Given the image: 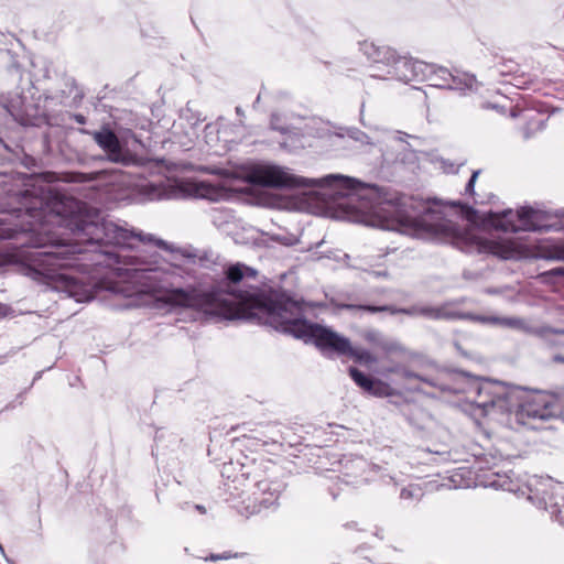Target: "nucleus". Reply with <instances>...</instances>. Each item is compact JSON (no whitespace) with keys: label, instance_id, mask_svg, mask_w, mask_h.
<instances>
[{"label":"nucleus","instance_id":"5701e85b","mask_svg":"<svg viewBox=\"0 0 564 564\" xmlns=\"http://www.w3.org/2000/svg\"><path fill=\"white\" fill-rule=\"evenodd\" d=\"M500 323L510 327H519L522 322L519 318L510 317L500 319Z\"/></svg>","mask_w":564,"mask_h":564},{"label":"nucleus","instance_id":"393cba45","mask_svg":"<svg viewBox=\"0 0 564 564\" xmlns=\"http://www.w3.org/2000/svg\"><path fill=\"white\" fill-rule=\"evenodd\" d=\"M541 333L544 335H549V334L564 335V329L563 328L544 327L541 329Z\"/></svg>","mask_w":564,"mask_h":564},{"label":"nucleus","instance_id":"1a4fd4ad","mask_svg":"<svg viewBox=\"0 0 564 564\" xmlns=\"http://www.w3.org/2000/svg\"><path fill=\"white\" fill-rule=\"evenodd\" d=\"M474 377L466 372L458 370H446L440 372L434 379H424L425 383L435 387L444 392L454 394L468 393L471 394L470 384L474 382Z\"/></svg>","mask_w":564,"mask_h":564},{"label":"nucleus","instance_id":"20e7f679","mask_svg":"<svg viewBox=\"0 0 564 564\" xmlns=\"http://www.w3.org/2000/svg\"><path fill=\"white\" fill-rule=\"evenodd\" d=\"M470 388L471 393L476 394L475 404L484 410L498 406L501 410L511 411L520 394L518 387L489 379L480 382L474 379Z\"/></svg>","mask_w":564,"mask_h":564},{"label":"nucleus","instance_id":"f3484780","mask_svg":"<svg viewBox=\"0 0 564 564\" xmlns=\"http://www.w3.org/2000/svg\"><path fill=\"white\" fill-rule=\"evenodd\" d=\"M489 485L509 492H518L520 490L519 484L512 480L509 475L495 474Z\"/></svg>","mask_w":564,"mask_h":564},{"label":"nucleus","instance_id":"4468645a","mask_svg":"<svg viewBox=\"0 0 564 564\" xmlns=\"http://www.w3.org/2000/svg\"><path fill=\"white\" fill-rule=\"evenodd\" d=\"M364 52L367 54L368 58L375 63H387L394 61V52H392L389 47L386 46H376L372 43H364L362 45Z\"/></svg>","mask_w":564,"mask_h":564},{"label":"nucleus","instance_id":"f704fd0d","mask_svg":"<svg viewBox=\"0 0 564 564\" xmlns=\"http://www.w3.org/2000/svg\"><path fill=\"white\" fill-rule=\"evenodd\" d=\"M238 115H241V109L239 107L236 108Z\"/></svg>","mask_w":564,"mask_h":564},{"label":"nucleus","instance_id":"2eb2a0df","mask_svg":"<svg viewBox=\"0 0 564 564\" xmlns=\"http://www.w3.org/2000/svg\"><path fill=\"white\" fill-rule=\"evenodd\" d=\"M348 358L362 366H370L377 364V357L365 348L352 347L350 344L349 351L347 352Z\"/></svg>","mask_w":564,"mask_h":564},{"label":"nucleus","instance_id":"473e14b6","mask_svg":"<svg viewBox=\"0 0 564 564\" xmlns=\"http://www.w3.org/2000/svg\"><path fill=\"white\" fill-rule=\"evenodd\" d=\"M345 182L349 184L348 187L352 188V186H350V183L355 182L354 180L351 178H345Z\"/></svg>","mask_w":564,"mask_h":564},{"label":"nucleus","instance_id":"bb28decb","mask_svg":"<svg viewBox=\"0 0 564 564\" xmlns=\"http://www.w3.org/2000/svg\"><path fill=\"white\" fill-rule=\"evenodd\" d=\"M402 368H403L402 366L397 365V366H393V367H390V368H386L381 373L382 375H387V373H399V375H401Z\"/></svg>","mask_w":564,"mask_h":564},{"label":"nucleus","instance_id":"412c9836","mask_svg":"<svg viewBox=\"0 0 564 564\" xmlns=\"http://www.w3.org/2000/svg\"><path fill=\"white\" fill-rule=\"evenodd\" d=\"M401 376L405 379H417L423 382H425L424 379H426L425 377H422L413 371H410V370L405 369L404 367L402 368Z\"/></svg>","mask_w":564,"mask_h":564},{"label":"nucleus","instance_id":"72a5a7b5","mask_svg":"<svg viewBox=\"0 0 564 564\" xmlns=\"http://www.w3.org/2000/svg\"><path fill=\"white\" fill-rule=\"evenodd\" d=\"M521 84H523V83H522V82H520V80H519V82H517V83H514V85H516V86H518V87H522V85H521Z\"/></svg>","mask_w":564,"mask_h":564},{"label":"nucleus","instance_id":"2f4dec72","mask_svg":"<svg viewBox=\"0 0 564 564\" xmlns=\"http://www.w3.org/2000/svg\"><path fill=\"white\" fill-rule=\"evenodd\" d=\"M553 274H557V275H561L564 273V270L563 269H554L551 271Z\"/></svg>","mask_w":564,"mask_h":564},{"label":"nucleus","instance_id":"a878e982","mask_svg":"<svg viewBox=\"0 0 564 564\" xmlns=\"http://www.w3.org/2000/svg\"><path fill=\"white\" fill-rule=\"evenodd\" d=\"M365 339L370 343V344H375L377 343V339H378V334L373 330H369L365 334Z\"/></svg>","mask_w":564,"mask_h":564},{"label":"nucleus","instance_id":"423d86ee","mask_svg":"<svg viewBox=\"0 0 564 564\" xmlns=\"http://www.w3.org/2000/svg\"><path fill=\"white\" fill-rule=\"evenodd\" d=\"M249 181L256 185L275 188H299L306 185L305 178L292 175L275 165L253 167L249 173Z\"/></svg>","mask_w":564,"mask_h":564},{"label":"nucleus","instance_id":"f257e3e1","mask_svg":"<svg viewBox=\"0 0 564 564\" xmlns=\"http://www.w3.org/2000/svg\"><path fill=\"white\" fill-rule=\"evenodd\" d=\"M224 279L208 291L195 285L166 291L159 301L171 307L192 308L225 319L257 321L275 330L312 341L327 357L347 356L350 340L333 329L305 319L302 305L276 290L249 285L258 272L241 262L229 264Z\"/></svg>","mask_w":564,"mask_h":564},{"label":"nucleus","instance_id":"39448f33","mask_svg":"<svg viewBox=\"0 0 564 564\" xmlns=\"http://www.w3.org/2000/svg\"><path fill=\"white\" fill-rule=\"evenodd\" d=\"M265 471L262 464L254 466L252 492L247 497L248 503L245 507L246 514L259 513L262 509L274 506L283 490V484L273 479L272 473L261 477L260 473Z\"/></svg>","mask_w":564,"mask_h":564},{"label":"nucleus","instance_id":"7ed1b4c3","mask_svg":"<svg viewBox=\"0 0 564 564\" xmlns=\"http://www.w3.org/2000/svg\"><path fill=\"white\" fill-rule=\"evenodd\" d=\"M513 408L517 423L532 430L546 429L545 424L557 419L558 403L546 392H524L520 389Z\"/></svg>","mask_w":564,"mask_h":564},{"label":"nucleus","instance_id":"dca6fc26","mask_svg":"<svg viewBox=\"0 0 564 564\" xmlns=\"http://www.w3.org/2000/svg\"><path fill=\"white\" fill-rule=\"evenodd\" d=\"M196 195L209 200H218L224 196V191L213 184L202 182L196 186Z\"/></svg>","mask_w":564,"mask_h":564},{"label":"nucleus","instance_id":"cd10ccee","mask_svg":"<svg viewBox=\"0 0 564 564\" xmlns=\"http://www.w3.org/2000/svg\"><path fill=\"white\" fill-rule=\"evenodd\" d=\"M230 557H231L230 553L210 554L208 560H210V561H218V560H227V558H230Z\"/></svg>","mask_w":564,"mask_h":564},{"label":"nucleus","instance_id":"6e6552de","mask_svg":"<svg viewBox=\"0 0 564 564\" xmlns=\"http://www.w3.org/2000/svg\"><path fill=\"white\" fill-rule=\"evenodd\" d=\"M80 132L93 137L97 145L106 153L108 161L122 165H129L132 162V155L108 126H104L98 131L90 132L83 129Z\"/></svg>","mask_w":564,"mask_h":564},{"label":"nucleus","instance_id":"f8f14e48","mask_svg":"<svg viewBox=\"0 0 564 564\" xmlns=\"http://www.w3.org/2000/svg\"><path fill=\"white\" fill-rule=\"evenodd\" d=\"M517 218L522 223L524 230H542L547 226L543 223L545 214L532 207H522L517 212Z\"/></svg>","mask_w":564,"mask_h":564},{"label":"nucleus","instance_id":"7c9ffc66","mask_svg":"<svg viewBox=\"0 0 564 564\" xmlns=\"http://www.w3.org/2000/svg\"><path fill=\"white\" fill-rule=\"evenodd\" d=\"M196 510H198L200 513H205L206 512V509L204 506H200V505H196L195 506Z\"/></svg>","mask_w":564,"mask_h":564},{"label":"nucleus","instance_id":"9b49d317","mask_svg":"<svg viewBox=\"0 0 564 564\" xmlns=\"http://www.w3.org/2000/svg\"><path fill=\"white\" fill-rule=\"evenodd\" d=\"M348 373L359 388L371 395L382 398L393 394V389L389 383L368 377L356 367H349Z\"/></svg>","mask_w":564,"mask_h":564},{"label":"nucleus","instance_id":"c9c22d12","mask_svg":"<svg viewBox=\"0 0 564 564\" xmlns=\"http://www.w3.org/2000/svg\"><path fill=\"white\" fill-rule=\"evenodd\" d=\"M401 496H402V497H404V496H405V490H402Z\"/></svg>","mask_w":564,"mask_h":564},{"label":"nucleus","instance_id":"a211bd4d","mask_svg":"<svg viewBox=\"0 0 564 564\" xmlns=\"http://www.w3.org/2000/svg\"><path fill=\"white\" fill-rule=\"evenodd\" d=\"M116 247H129L131 248V241L135 239L132 231H129L122 227L116 225Z\"/></svg>","mask_w":564,"mask_h":564},{"label":"nucleus","instance_id":"ddd939ff","mask_svg":"<svg viewBox=\"0 0 564 564\" xmlns=\"http://www.w3.org/2000/svg\"><path fill=\"white\" fill-rule=\"evenodd\" d=\"M485 221L502 231L517 232L519 230V227L514 223L513 210L510 208L505 209L501 213L488 212L486 214Z\"/></svg>","mask_w":564,"mask_h":564},{"label":"nucleus","instance_id":"9d476101","mask_svg":"<svg viewBox=\"0 0 564 564\" xmlns=\"http://www.w3.org/2000/svg\"><path fill=\"white\" fill-rule=\"evenodd\" d=\"M510 117L520 119V129L522 130L524 139H530L535 133L542 131L545 128L549 118L541 111L529 108H519L518 106L510 110Z\"/></svg>","mask_w":564,"mask_h":564},{"label":"nucleus","instance_id":"6ab92c4d","mask_svg":"<svg viewBox=\"0 0 564 564\" xmlns=\"http://www.w3.org/2000/svg\"><path fill=\"white\" fill-rule=\"evenodd\" d=\"M453 207H459L462 208V210L466 214V217L468 220H474L476 214H477V210L474 209L473 207L468 206V205H465V204H462L459 202H454L451 204Z\"/></svg>","mask_w":564,"mask_h":564},{"label":"nucleus","instance_id":"aec40b11","mask_svg":"<svg viewBox=\"0 0 564 564\" xmlns=\"http://www.w3.org/2000/svg\"><path fill=\"white\" fill-rule=\"evenodd\" d=\"M480 171H474L469 181L467 182L466 186H465V193L467 195H470V196H474L475 195V183H476V180L479 175Z\"/></svg>","mask_w":564,"mask_h":564},{"label":"nucleus","instance_id":"c85d7f7f","mask_svg":"<svg viewBox=\"0 0 564 564\" xmlns=\"http://www.w3.org/2000/svg\"><path fill=\"white\" fill-rule=\"evenodd\" d=\"M73 119L79 123V124H85L86 123V117L82 113H75L73 115Z\"/></svg>","mask_w":564,"mask_h":564},{"label":"nucleus","instance_id":"0eeeda50","mask_svg":"<svg viewBox=\"0 0 564 564\" xmlns=\"http://www.w3.org/2000/svg\"><path fill=\"white\" fill-rule=\"evenodd\" d=\"M347 310H362L369 313H379V312H388L392 315L394 314H405L410 316L421 315L431 319H455L458 317V314L449 310L447 305L442 306H431V305H414L409 308H397L392 305H352L347 304L344 305Z\"/></svg>","mask_w":564,"mask_h":564},{"label":"nucleus","instance_id":"c756f323","mask_svg":"<svg viewBox=\"0 0 564 564\" xmlns=\"http://www.w3.org/2000/svg\"><path fill=\"white\" fill-rule=\"evenodd\" d=\"M552 360L554 362L564 364V356L563 355H554Z\"/></svg>","mask_w":564,"mask_h":564},{"label":"nucleus","instance_id":"b1692460","mask_svg":"<svg viewBox=\"0 0 564 564\" xmlns=\"http://www.w3.org/2000/svg\"><path fill=\"white\" fill-rule=\"evenodd\" d=\"M550 258L564 261V246L555 247Z\"/></svg>","mask_w":564,"mask_h":564},{"label":"nucleus","instance_id":"f03ea898","mask_svg":"<svg viewBox=\"0 0 564 564\" xmlns=\"http://www.w3.org/2000/svg\"><path fill=\"white\" fill-rule=\"evenodd\" d=\"M371 191L373 192V204L366 195H361V207L364 209L373 208L376 214L383 213V218L387 221L411 231L414 236L445 240L465 252L490 253L502 259H509L512 256V249L509 246L482 238L473 229L462 228L449 220L436 200L422 204L416 212L412 198L400 196L387 202H378L377 187L373 186Z\"/></svg>","mask_w":564,"mask_h":564},{"label":"nucleus","instance_id":"4be33fe9","mask_svg":"<svg viewBox=\"0 0 564 564\" xmlns=\"http://www.w3.org/2000/svg\"><path fill=\"white\" fill-rule=\"evenodd\" d=\"M378 346L387 352H392L400 349V347L393 343H378Z\"/></svg>","mask_w":564,"mask_h":564}]
</instances>
